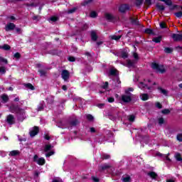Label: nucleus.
Wrapping results in <instances>:
<instances>
[{
  "label": "nucleus",
  "instance_id": "1",
  "mask_svg": "<svg viewBox=\"0 0 182 182\" xmlns=\"http://www.w3.org/2000/svg\"><path fill=\"white\" fill-rule=\"evenodd\" d=\"M132 97H133V94L129 92V91H125V94L119 97V101L122 105L123 103H130L132 102Z\"/></svg>",
  "mask_w": 182,
  "mask_h": 182
},
{
  "label": "nucleus",
  "instance_id": "2",
  "mask_svg": "<svg viewBox=\"0 0 182 182\" xmlns=\"http://www.w3.org/2000/svg\"><path fill=\"white\" fill-rule=\"evenodd\" d=\"M5 122L9 126H12V124H15V123H16V119L15 118V116L10 114L6 116Z\"/></svg>",
  "mask_w": 182,
  "mask_h": 182
},
{
  "label": "nucleus",
  "instance_id": "3",
  "mask_svg": "<svg viewBox=\"0 0 182 182\" xmlns=\"http://www.w3.org/2000/svg\"><path fill=\"white\" fill-rule=\"evenodd\" d=\"M151 68L154 70H156L158 72H160V73H166V69L163 67V65H159L156 63H154L151 64Z\"/></svg>",
  "mask_w": 182,
  "mask_h": 182
},
{
  "label": "nucleus",
  "instance_id": "4",
  "mask_svg": "<svg viewBox=\"0 0 182 182\" xmlns=\"http://www.w3.org/2000/svg\"><path fill=\"white\" fill-rule=\"evenodd\" d=\"M33 161H34V163H37V164H38V166H43L45 164V163H46L45 158H43V157L39 158V156H38V155H34Z\"/></svg>",
  "mask_w": 182,
  "mask_h": 182
},
{
  "label": "nucleus",
  "instance_id": "5",
  "mask_svg": "<svg viewBox=\"0 0 182 182\" xmlns=\"http://www.w3.org/2000/svg\"><path fill=\"white\" fill-rule=\"evenodd\" d=\"M61 77L63 79L64 82H69L70 73H69L68 70H63L61 72Z\"/></svg>",
  "mask_w": 182,
  "mask_h": 182
},
{
  "label": "nucleus",
  "instance_id": "6",
  "mask_svg": "<svg viewBox=\"0 0 182 182\" xmlns=\"http://www.w3.org/2000/svg\"><path fill=\"white\" fill-rule=\"evenodd\" d=\"M16 114L17 120H18V122H22L26 119V116L25 115V109H21Z\"/></svg>",
  "mask_w": 182,
  "mask_h": 182
},
{
  "label": "nucleus",
  "instance_id": "7",
  "mask_svg": "<svg viewBox=\"0 0 182 182\" xmlns=\"http://www.w3.org/2000/svg\"><path fill=\"white\" fill-rule=\"evenodd\" d=\"M119 11L121 14H124L127 11H130V6L129 4H122L119 7Z\"/></svg>",
  "mask_w": 182,
  "mask_h": 182
},
{
  "label": "nucleus",
  "instance_id": "8",
  "mask_svg": "<svg viewBox=\"0 0 182 182\" xmlns=\"http://www.w3.org/2000/svg\"><path fill=\"white\" fill-rule=\"evenodd\" d=\"M171 38H172L173 42H182V34L173 33Z\"/></svg>",
  "mask_w": 182,
  "mask_h": 182
},
{
  "label": "nucleus",
  "instance_id": "9",
  "mask_svg": "<svg viewBox=\"0 0 182 182\" xmlns=\"http://www.w3.org/2000/svg\"><path fill=\"white\" fill-rule=\"evenodd\" d=\"M80 123L79 119L77 118H73L68 122V124L70 126V127H76Z\"/></svg>",
  "mask_w": 182,
  "mask_h": 182
},
{
  "label": "nucleus",
  "instance_id": "10",
  "mask_svg": "<svg viewBox=\"0 0 182 182\" xmlns=\"http://www.w3.org/2000/svg\"><path fill=\"white\" fill-rule=\"evenodd\" d=\"M39 133V127H33L29 132L31 137H35Z\"/></svg>",
  "mask_w": 182,
  "mask_h": 182
},
{
  "label": "nucleus",
  "instance_id": "11",
  "mask_svg": "<svg viewBox=\"0 0 182 182\" xmlns=\"http://www.w3.org/2000/svg\"><path fill=\"white\" fill-rule=\"evenodd\" d=\"M22 108L19 107V105H11L10 107V110L11 113H16V114L21 110Z\"/></svg>",
  "mask_w": 182,
  "mask_h": 182
},
{
  "label": "nucleus",
  "instance_id": "12",
  "mask_svg": "<svg viewBox=\"0 0 182 182\" xmlns=\"http://www.w3.org/2000/svg\"><path fill=\"white\" fill-rule=\"evenodd\" d=\"M112 167L109 164H104L101 166H99L98 171L102 173V171H105V170H108V168H110Z\"/></svg>",
  "mask_w": 182,
  "mask_h": 182
},
{
  "label": "nucleus",
  "instance_id": "13",
  "mask_svg": "<svg viewBox=\"0 0 182 182\" xmlns=\"http://www.w3.org/2000/svg\"><path fill=\"white\" fill-rule=\"evenodd\" d=\"M15 28H16V26L14 23H9L6 26L5 29H6V32H9V31H14V29H15Z\"/></svg>",
  "mask_w": 182,
  "mask_h": 182
},
{
  "label": "nucleus",
  "instance_id": "14",
  "mask_svg": "<svg viewBox=\"0 0 182 182\" xmlns=\"http://www.w3.org/2000/svg\"><path fill=\"white\" fill-rule=\"evenodd\" d=\"M108 117L110 120H112L113 122H116V120L119 117V112H117L116 114H108Z\"/></svg>",
  "mask_w": 182,
  "mask_h": 182
},
{
  "label": "nucleus",
  "instance_id": "15",
  "mask_svg": "<svg viewBox=\"0 0 182 182\" xmlns=\"http://www.w3.org/2000/svg\"><path fill=\"white\" fill-rule=\"evenodd\" d=\"M90 36L91 40L93 41V42H96V41H97V33L95 31H90Z\"/></svg>",
  "mask_w": 182,
  "mask_h": 182
},
{
  "label": "nucleus",
  "instance_id": "16",
  "mask_svg": "<svg viewBox=\"0 0 182 182\" xmlns=\"http://www.w3.org/2000/svg\"><path fill=\"white\" fill-rule=\"evenodd\" d=\"M119 71H117V70L114 68H110L109 70V75L110 76H119V73H118Z\"/></svg>",
  "mask_w": 182,
  "mask_h": 182
},
{
  "label": "nucleus",
  "instance_id": "17",
  "mask_svg": "<svg viewBox=\"0 0 182 182\" xmlns=\"http://www.w3.org/2000/svg\"><path fill=\"white\" fill-rule=\"evenodd\" d=\"M147 176L151 177V178H153V180H157V177L159 176L157 173L154 171H150L147 173Z\"/></svg>",
  "mask_w": 182,
  "mask_h": 182
},
{
  "label": "nucleus",
  "instance_id": "18",
  "mask_svg": "<svg viewBox=\"0 0 182 182\" xmlns=\"http://www.w3.org/2000/svg\"><path fill=\"white\" fill-rule=\"evenodd\" d=\"M1 98L2 100V103H8V102L9 101V97L6 94L1 95Z\"/></svg>",
  "mask_w": 182,
  "mask_h": 182
},
{
  "label": "nucleus",
  "instance_id": "19",
  "mask_svg": "<svg viewBox=\"0 0 182 182\" xmlns=\"http://www.w3.org/2000/svg\"><path fill=\"white\" fill-rule=\"evenodd\" d=\"M105 16L107 21H109V22H112L114 20V17L113 16V15L109 13H106Z\"/></svg>",
  "mask_w": 182,
  "mask_h": 182
},
{
  "label": "nucleus",
  "instance_id": "20",
  "mask_svg": "<svg viewBox=\"0 0 182 182\" xmlns=\"http://www.w3.org/2000/svg\"><path fill=\"white\" fill-rule=\"evenodd\" d=\"M129 20L131 21V23L132 25H136V26L140 25V23L139 22V19H137V18H134L133 17H129Z\"/></svg>",
  "mask_w": 182,
  "mask_h": 182
},
{
  "label": "nucleus",
  "instance_id": "21",
  "mask_svg": "<svg viewBox=\"0 0 182 182\" xmlns=\"http://www.w3.org/2000/svg\"><path fill=\"white\" fill-rule=\"evenodd\" d=\"M44 109H45V103L43 102H41L37 107V112H42Z\"/></svg>",
  "mask_w": 182,
  "mask_h": 182
},
{
  "label": "nucleus",
  "instance_id": "22",
  "mask_svg": "<svg viewBox=\"0 0 182 182\" xmlns=\"http://www.w3.org/2000/svg\"><path fill=\"white\" fill-rule=\"evenodd\" d=\"M20 153L21 152H19L18 150H14L10 152L9 156H11V157H15V156H19Z\"/></svg>",
  "mask_w": 182,
  "mask_h": 182
},
{
  "label": "nucleus",
  "instance_id": "23",
  "mask_svg": "<svg viewBox=\"0 0 182 182\" xmlns=\"http://www.w3.org/2000/svg\"><path fill=\"white\" fill-rule=\"evenodd\" d=\"M52 147H53V146H52V145H50V144L45 145V146H44L45 153H48V151H50V150H52Z\"/></svg>",
  "mask_w": 182,
  "mask_h": 182
},
{
  "label": "nucleus",
  "instance_id": "24",
  "mask_svg": "<svg viewBox=\"0 0 182 182\" xmlns=\"http://www.w3.org/2000/svg\"><path fill=\"white\" fill-rule=\"evenodd\" d=\"M162 38L163 37L161 36H159L158 37L154 38L152 41L153 42H155V43H160V42H161Z\"/></svg>",
  "mask_w": 182,
  "mask_h": 182
},
{
  "label": "nucleus",
  "instance_id": "25",
  "mask_svg": "<svg viewBox=\"0 0 182 182\" xmlns=\"http://www.w3.org/2000/svg\"><path fill=\"white\" fill-rule=\"evenodd\" d=\"M24 86L27 89H30V90H35V87L31 83H25Z\"/></svg>",
  "mask_w": 182,
  "mask_h": 182
},
{
  "label": "nucleus",
  "instance_id": "26",
  "mask_svg": "<svg viewBox=\"0 0 182 182\" xmlns=\"http://www.w3.org/2000/svg\"><path fill=\"white\" fill-rule=\"evenodd\" d=\"M48 103H49L50 105L53 104V102H55V97L53 96H49L47 99H46Z\"/></svg>",
  "mask_w": 182,
  "mask_h": 182
},
{
  "label": "nucleus",
  "instance_id": "27",
  "mask_svg": "<svg viewBox=\"0 0 182 182\" xmlns=\"http://www.w3.org/2000/svg\"><path fill=\"white\" fill-rule=\"evenodd\" d=\"M156 9H158V11H164L166 9V7H164V6L161 5L160 4H156Z\"/></svg>",
  "mask_w": 182,
  "mask_h": 182
},
{
  "label": "nucleus",
  "instance_id": "28",
  "mask_svg": "<svg viewBox=\"0 0 182 182\" xmlns=\"http://www.w3.org/2000/svg\"><path fill=\"white\" fill-rule=\"evenodd\" d=\"M175 158L176 159L177 161H182L181 154L178 152L176 153Z\"/></svg>",
  "mask_w": 182,
  "mask_h": 182
},
{
  "label": "nucleus",
  "instance_id": "29",
  "mask_svg": "<svg viewBox=\"0 0 182 182\" xmlns=\"http://www.w3.org/2000/svg\"><path fill=\"white\" fill-rule=\"evenodd\" d=\"M141 100H144V102H146V100H149V94H141Z\"/></svg>",
  "mask_w": 182,
  "mask_h": 182
},
{
  "label": "nucleus",
  "instance_id": "30",
  "mask_svg": "<svg viewBox=\"0 0 182 182\" xmlns=\"http://www.w3.org/2000/svg\"><path fill=\"white\" fill-rule=\"evenodd\" d=\"M93 2V0H85L81 5L82 6H86V5H89L90 4H92Z\"/></svg>",
  "mask_w": 182,
  "mask_h": 182
},
{
  "label": "nucleus",
  "instance_id": "31",
  "mask_svg": "<svg viewBox=\"0 0 182 182\" xmlns=\"http://www.w3.org/2000/svg\"><path fill=\"white\" fill-rule=\"evenodd\" d=\"M1 49H3V50H10L11 46H9L8 44H4V46H2Z\"/></svg>",
  "mask_w": 182,
  "mask_h": 182
},
{
  "label": "nucleus",
  "instance_id": "32",
  "mask_svg": "<svg viewBox=\"0 0 182 182\" xmlns=\"http://www.w3.org/2000/svg\"><path fill=\"white\" fill-rule=\"evenodd\" d=\"M139 89H146L147 87V85L144 84V82H141L138 85Z\"/></svg>",
  "mask_w": 182,
  "mask_h": 182
},
{
  "label": "nucleus",
  "instance_id": "33",
  "mask_svg": "<svg viewBox=\"0 0 182 182\" xmlns=\"http://www.w3.org/2000/svg\"><path fill=\"white\" fill-rule=\"evenodd\" d=\"M164 52H165V53H173V48H168V47H166L164 48Z\"/></svg>",
  "mask_w": 182,
  "mask_h": 182
},
{
  "label": "nucleus",
  "instance_id": "34",
  "mask_svg": "<svg viewBox=\"0 0 182 182\" xmlns=\"http://www.w3.org/2000/svg\"><path fill=\"white\" fill-rule=\"evenodd\" d=\"M158 90H159V91L161 92V93H162V95H164L165 96H167V90L161 88V87H159Z\"/></svg>",
  "mask_w": 182,
  "mask_h": 182
},
{
  "label": "nucleus",
  "instance_id": "35",
  "mask_svg": "<svg viewBox=\"0 0 182 182\" xmlns=\"http://www.w3.org/2000/svg\"><path fill=\"white\" fill-rule=\"evenodd\" d=\"M128 68H134V61L129 60L127 61Z\"/></svg>",
  "mask_w": 182,
  "mask_h": 182
},
{
  "label": "nucleus",
  "instance_id": "36",
  "mask_svg": "<svg viewBox=\"0 0 182 182\" xmlns=\"http://www.w3.org/2000/svg\"><path fill=\"white\" fill-rule=\"evenodd\" d=\"M0 73H1V75H5L6 73V68L5 66L0 67Z\"/></svg>",
  "mask_w": 182,
  "mask_h": 182
},
{
  "label": "nucleus",
  "instance_id": "37",
  "mask_svg": "<svg viewBox=\"0 0 182 182\" xmlns=\"http://www.w3.org/2000/svg\"><path fill=\"white\" fill-rule=\"evenodd\" d=\"M88 28H89V26H87V23H85V24H83V25L81 26L80 31H87V29H88Z\"/></svg>",
  "mask_w": 182,
  "mask_h": 182
},
{
  "label": "nucleus",
  "instance_id": "38",
  "mask_svg": "<svg viewBox=\"0 0 182 182\" xmlns=\"http://www.w3.org/2000/svg\"><path fill=\"white\" fill-rule=\"evenodd\" d=\"M108 159H110V155H109L107 154H102V160H108Z\"/></svg>",
  "mask_w": 182,
  "mask_h": 182
},
{
  "label": "nucleus",
  "instance_id": "39",
  "mask_svg": "<svg viewBox=\"0 0 182 182\" xmlns=\"http://www.w3.org/2000/svg\"><path fill=\"white\" fill-rule=\"evenodd\" d=\"M38 73H40V76H46V70H38Z\"/></svg>",
  "mask_w": 182,
  "mask_h": 182
},
{
  "label": "nucleus",
  "instance_id": "40",
  "mask_svg": "<svg viewBox=\"0 0 182 182\" xmlns=\"http://www.w3.org/2000/svg\"><path fill=\"white\" fill-rule=\"evenodd\" d=\"M0 62L2 63H5V65H8V60L6 58H4V57L0 56Z\"/></svg>",
  "mask_w": 182,
  "mask_h": 182
},
{
  "label": "nucleus",
  "instance_id": "41",
  "mask_svg": "<svg viewBox=\"0 0 182 182\" xmlns=\"http://www.w3.org/2000/svg\"><path fill=\"white\" fill-rule=\"evenodd\" d=\"M90 18H97V13L96 11H92L90 14Z\"/></svg>",
  "mask_w": 182,
  "mask_h": 182
},
{
  "label": "nucleus",
  "instance_id": "42",
  "mask_svg": "<svg viewBox=\"0 0 182 182\" xmlns=\"http://www.w3.org/2000/svg\"><path fill=\"white\" fill-rule=\"evenodd\" d=\"M121 56L123 59H127V58H129V55L127 52H122Z\"/></svg>",
  "mask_w": 182,
  "mask_h": 182
},
{
  "label": "nucleus",
  "instance_id": "43",
  "mask_svg": "<svg viewBox=\"0 0 182 182\" xmlns=\"http://www.w3.org/2000/svg\"><path fill=\"white\" fill-rule=\"evenodd\" d=\"M135 5L136 6H140L141 5H143V0H136Z\"/></svg>",
  "mask_w": 182,
  "mask_h": 182
},
{
  "label": "nucleus",
  "instance_id": "44",
  "mask_svg": "<svg viewBox=\"0 0 182 182\" xmlns=\"http://www.w3.org/2000/svg\"><path fill=\"white\" fill-rule=\"evenodd\" d=\"M158 123L160 126H161L162 124H164V118L163 117H160L159 119H158Z\"/></svg>",
  "mask_w": 182,
  "mask_h": 182
},
{
  "label": "nucleus",
  "instance_id": "45",
  "mask_svg": "<svg viewBox=\"0 0 182 182\" xmlns=\"http://www.w3.org/2000/svg\"><path fill=\"white\" fill-rule=\"evenodd\" d=\"M114 82L117 83V85H120L122 83V81H120V78L119 77V75H117L115 78L114 79Z\"/></svg>",
  "mask_w": 182,
  "mask_h": 182
},
{
  "label": "nucleus",
  "instance_id": "46",
  "mask_svg": "<svg viewBox=\"0 0 182 182\" xmlns=\"http://www.w3.org/2000/svg\"><path fill=\"white\" fill-rule=\"evenodd\" d=\"M86 117L89 120V122H93L95 119V117H93L92 114H87Z\"/></svg>",
  "mask_w": 182,
  "mask_h": 182
},
{
  "label": "nucleus",
  "instance_id": "47",
  "mask_svg": "<svg viewBox=\"0 0 182 182\" xmlns=\"http://www.w3.org/2000/svg\"><path fill=\"white\" fill-rule=\"evenodd\" d=\"M145 33H148L149 35H153V30L150 28L145 29Z\"/></svg>",
  "mask_w": 182,
  "mask_h": 182
},
{
  "label": "nucleus",
  "instance_id": "48",
  "mask_svg": "<svg viewBox=\"0 0 182 182\" xmlns=\"http://www.w3.org/2000/svg\"><path fill=\"white\" fill-rule=\"evenodd\" d=\"M136 119V117H134V115H129L128 117V120L129 122H134V119Z\"/></svg>",
  "mask_w": 182,
  "mask_h": 182
},
{
  "label": "nucleus",
  "instance_id": "49",
  "mask_svg": "<svg viewBox=\"0 0 182 182\" xmlns=\"http://www.w3.org/2000/svg\"><path fill=\"white\" fill-rule=\"evenodd\" d=\"M53 154H55V151H50L46 154V157H50V156H53Z\"/></svg>",
  "mask_w": 182,
  "mask_h": 182
},
{
  "label": "nucleus",
  "instance_id": "50",
  "mask_svg": "<svg viewBox=\"0 0 182 182\" xmlns=\"http://www.w3.org/2000/svg\"><path fill=\"white\" fill-rule=\"evenodd\" d=\"M164 2L168 6H171V5H173L171 0H165Z\"/></svg>",
  "mask_w": 182,
  "mask_h": 182
},
{
  "label": "nucleus",
  "instance_id": "51",
  "mask_svg": "<svg viewBox=\"0 0 182 182\" xmlns=\"http://www.w3.org/2000/svg\"><path fill=\"white\" fill-rule=\"evenodd\" d=\"M48 53L50 55H58V51L57 50H51L48 51Z\"/></svg>",
  "mask_w": 182,
  "mask_h": 182
},
{
  "label": "nucleus",
  "instance_id": "52",
  "mask_svg": "<svg viewBox=\"0 0 182 182\" xmlns=\"http://www.w3.org/2000/svg\"><path fill=\"white\" fill-rule=\"evenodd\" d=\"M161 113H163V114H170V109H164L161 111Z\"/></svg>",
  "mask_w": 182,
  "mask_h": 182
},
{
  "label": "nucleus",
  "instance_id": "53",
  "mask_svg": "<svg viewBox=\"0 0 182 182\" xmlns=\"http://www.w3.org/2000/svg\"><path fill=\"white\" fill-rule=\"evenodd\" d=\"M77 9V8L73 7V9L68 10V14H73L76 12Z\"/></svg>",
  "mask_w": 182,
  "mask_h": 182
},
{
  "label": "nucleus",
  "instance_id": "54",
  "mask_svg": "<svg viewBox=\"0 0 182 182\" xmlns=\"http://www.w3.org/2000/svg\"><path fill=\"white\" fill-rule=\"evenodd\" d=\"M59 18L56 17V16H51L50 18V21H51L52 22H56L57 21H58Z\"/></svg>",
  "mask_w": 182,
  "mask_h": 182
},
{
  "label": "nucleus",
  "instance_id": "55",
  "mask_svg": "<svg viewBox=\"0 0 182 182\" xmlns=\"http://www.w3.org/2000/svg\"><path fill=\"white\" fill-rule=\"evenodd\" d=\"M178 141H182V134H178L176 136Z\"/></svg>",
  "mask_w": 182,
  "mask_h": 182
},
{
  "label": "nucleus",
  "instance_id": "56",
  "mask_svg": "<svg viewBox=\"0 0 182 182\" xmlns=\"http://www.w3.org/2000/svg\"><path fill=\"white\" fill-rule=\"evenodd\" d=\"M122 38V36H113L112 39H114V41H119Z\"/></svg>",
  "mask_w": 182,
  "mask_h": 182
},
{
  "label": "nucleus",
  "instance_id": "57",
  "mask_svg": "<svg viewBox=\"0 0 182 182\" xmlns=\"http://www.w3.org/2000/svg\"><path fill=\"white\" fill-rule=\"evenodd\" d=\"M131 178L130 176H126L123 178V181L124 182H130Z\"/></svg>",
  "mask_w": 182,
  "mask_h": 182
},
{
  "label": "nucleus",
  "instance_id": "58",
  "mask_svg": "<svg viewBox=\"0 0 182 182\" xmlns=\"http://www.w3.org/2000/svg\"><path fill=\"white\" fill-rule=\"evenodd\" d=\"M160 27L161 28V29H166V28H167V26H166V23L164 22L160 23Z\"/></svg>",
  "mask_w": 182,
  "mask_h": 182
},
{
  "label": "nucleus",
  "instance_id": "59",
  "mask_svg": "<svg viewBox=\"0 0 182 182\" xmlns=\"http://www.w3.org/2000/svg\"><path fill=\"white\" fill-rule=\"evenodd\" d=\"M108 87H109V82H105V84L101 87L102 89H107Z\"/></svg>",
  "mask_w": 182,
  "mask_h": 182
},
{
  "label": "nucleus",
  "instance_id": "60",
  "mask_svg": "<svg viewBox=\"0 0 182 182\" xmlns=\"http://www.w3.org/2000/svg\"><path fill=\"white\" fill-rule=\"evenodd\" d=\"M156 107H157L158 109H163V105H161L160 102H156Z\"/></svg>",
  "mask_w": 182,
  "mask_h": 182
},
{
  "label": "nucleus",
  "instance_id": "61",
  "mask_svg": "<svg viewBox=\"0 0 182 182\" xmlns=\"http://www.w3.org/2000/svg\"><path fill=\"white\" fill-rule=\"evenodd\" d=\"M68 60L69 62H75L76 60V58H75V57L70 56L68 58Z\"/></svg>",
  "mask_w": 182,
  "mask_h": 182
},
{
  "label": "nucleus",
  "instance_id": "62",
  "mask_svg": "<svg viewBox=\"0 0 182 182\" xmlns=\"http://www.w3.org/2000/svg\"><path fill=\"white\" fill-rule=\"evenodd\" d=\"M14 58H16V59H19L21 58V54L19 53H16L14 54Z\"/></svg>",
  "mask_w": 182,
  "mask_h": 182
},
{
  "label": "nucleus",
  "instance_id": "63",
  "mask_svg": "<svg viewBox=\"0 0 182 182\" xmlns=\"http://www.w3.org/2000/svg\"><path fill=\"white\" fill-rule=\"evenodd\" d=\"M145 4L148 5V6H150V5H151V0H145Z\"/></svg>",
  "mask_w": 182,
  "mask_h": 182
},
{
  "label": "nucleus",
  "instance_id": "64",
  "mask_svg": "<svg viewBox=\"0 0 182 182\" xmlns=\"http://www.w3.org/2000/svg\"><path fill=\"white\" fill-rule=\"evenodd\" d=\"M92 179L95 182H99L100 181V179L98 178L95 177V176H92Z\"/></svg>",
  "mask_w": 182,
  "mask_h": 182
}]
</instances>
